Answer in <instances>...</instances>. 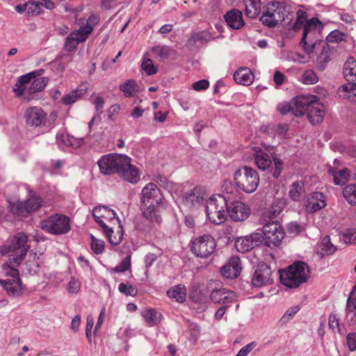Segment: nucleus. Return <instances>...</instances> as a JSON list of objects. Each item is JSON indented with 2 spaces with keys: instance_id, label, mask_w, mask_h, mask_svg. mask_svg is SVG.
Returning <instances> with one entry per match:
<instances>
[{
  "instance_id": "obj_1",
  "label": "nucleus",
  "mask_w": 356,
  "mask_h": 356,
  "mask_svg": "<svg viewBox=\"0 0 356 356\" xmlns=\"http://www.w3.org/2000/svg\"><path fill=\"white\" fill-rule=\"evenodd\" d=\"M131 159L120 154L104 155L98 161L100 172L106 175L119 174L124 180L135 184L140 179L138 169L130 163Z\"/></svg>"
},
{
  "instance_id": "obj_2",
  "label": "nucleus",
  "mask_w": 356,
  "mask_h": 356,
  "mask_svg": "<svg viewBox=\"0 0 356 356\" xmlns=\"http://www.w3.org/2000/svg\"><path fill=\"white\" fill-rule=\"evenodd\" d=\"M44 72L42 69L32 71L20 76L13 87V91L17 97L31 95L44 90L49 79L41 76Z\"/></svg>"
},
{
  "instance_id": "obj_3",
  "label": "nucleus",
  "mask_w": 356,
  "mask_h": 356,
  "mask_svg": "<svg viewBox=\"0 0 356 356\" xmlns=\"http://www.w3.org/2000/svg\"><path fill=\"white\" fill-rule=\"evenodd\" d=\"M163 195L160 189L155 184L149 183L141 192V210L144 217L152 222L158 223L161 221V217L157 215L156 207L161 204Z\"/></svg>"
},
{
  "instance_id": "obj_4",
  "label": "nucleus",
  "mask_w": 356,
  "mask_h": 356,
  "mask_svg": "<svg viewBox=\"0 0 356 356\" xmlns=\"http://www.w3.org/2000/svg\"><path fill=\"white\" fill-rule=\"evenodd\" d=\"M28 236L24 233L16 234L8 244L0 248V253L7 255L11 265L17 266L23 261L30 248Z\"/></svg>"
},
{
  "instance_id": "obj_5",
  "label": "nucleus",
  "mask_w": 356,
  "mask_h": 356,
  "mask_svg": "<svg viewBox=\"0 0 356 356\" xmlns=\"http://www.w3.org/2000/svg\"><path fill=\"white\" fill-rule=\"evenodd\" d=\"M310 271L305 262L298 261L288 267L287 270L280 272V282L289 288H296L307 281Z\"/></svg>"
},
{
  "instance_id": "obj_6",
  "label": "nucleus",
  "mask_w": 356,
  "mask_h": 356,
  "mask_svg": "<svg viewBox=\"0 0 356 356\" xmlns=\"http://www.w3.org/2000/svg\"><path fill=\"white\" fill-rule=\"evenodd\" d=\"M288 11V5L284 1H270L263 8L259 21L268 28H273L282 22Z\"/></svg>"
},
{
  "instance_id": "obj_7",
  "label": "nucleus",
  "mask_w": 356,
  "mask_h": 356,
  "mask_svg": "<svg viewBox=\"0 0 356 356\" xmlns=\"http://www.w3.org/2000/svg\"><path fill=\"white\" fill-rule=\"evenodd\" d=\"M228 197L216 195L207 202L206 211L208 218L216 225L224 222L227 217Z\"/></svg>"
},
{
  "instance_id": "obj_8",
  "label": "nucleus",
  "mask_w": 356,
  "mask_h": 356,
  "mask_svg": "<svg viewBox=\"0 0 356 356\" xmlns=\"http://www.w3.org/2000/svg\"><path fill=\"white\" fill-rule=\"evenodd\" d=\"M234 181L239 188L247 193H251L257 188L259 177L252 168L243 166L235 172Z\"/></svg>"
},
{
  "instance_id": "obj_9",
  "label": "nucleus",
  "mask_w": 356,
  "mask_h": 356,
  "mask_svg": "<svg viewBox=\"0 0 356 356\" xmlns=\"http://www.w3.org/2000/svg\"><path fill=\"white\" fill-rule=\"evenodd\" d=\"M259 220L261 224H264L262 227L263 241L268 247L278 246L284 236L282 226L276 221L266 218V216H261Z\"/></svg>"
},
{
  "instance_id": "obj_10",
  "label": "nucleus",
  "mask_w": 356,
  "mask_h": 356,
  "mask_svg": "<svg viewBox=\"0 0 356 356\" xmlns=\"http://www.w3.org/2000/svg\"><path fill=\"white\" fill-rule=\"evenodd\" d=\"M41 228L54 235L65 234L71 229L70 220L63 214H54L41 222Z\"/></svg>"
},
{
  "instance_id": "obj_11",
  "label": "nucleus",
  "mask_w": 356,
  "mask_h": 356,
  "mask_svg": "<svg viewBox=\"0 0 356 356\" xmlns=\"http://www.w3.org/2000/svg\"><path fill=\"white\" fill-rule=\"evenodd\" d=\"M322 27V23L316 17L306 22L300 45L307 54H312L316 48L317 42L314 41V35L317 33V29Z\"/></svg>"
},
{
  "instance_id": "obj_12",
  "label": "nucleus",
  "mask_w": 356,
  "mask_h": 356,
  "mask_svg": "<svg viewBox=\"0 0 356 356\" xmlns=\"http://www.w3.org/2000/svg\"><path fill=\"white\" fill-rule=\"evenodd\" d=\"M210 292V299L216 304L226 305L236 300V293L222 286L218 280H211L207 286Z\"/></svg>"
},
{
  "instance_id": "obj_13",
  "label": "nucleus",
  "mask_w": 356,
  "mask_h": 356,
  "mask_svg": "<svg viewBox=\"0 0 356 356\" xmlns=\"http://www.w3.org/2000/svg\"><path fill=\"white\" fill-rule=\"evenodd\" d=\"M216 247L214 238L210 234H204L193 241L191 250L195 257L207 258L213 253Z\"/></svg>"
},
{
  "instance_id": "obj_14",
  "label": "nucleus",
  "mask_w": 356,
  "mask_h": 356,
  "mask_svg": "<svg viewBox=\"0 0 356 356\" xmlns=\"http://www.w3.org/2000/svg\"><path fill=\"white\" fill-rule=\"evenodd\" d=\"M316 96H305L307 103L302 106V115L307 114V118L312 124H316L323 121L325 112L323 105L317 100Z\"/></svg>"
},
{
  "instance_id": "obj_15",
  "label": "nucleus",
  "mask_w": 356,
  "mask_h": 356,
  "mask_svg": "<svg viewBox=\"0 0 356 356\" xmlns=\"http://www.w3.org/2000/svg\"><path fill=\"white\" fill-rule=\"evenodd\" d=\"M3 287L10 296L17 297L22 294L23 289L18 270L12 268L10 275L4 280H0Z\"/></svg>"
},
{
  "instance_id": "obj_16",
  "label": "nucleus",
  "mask_w": 356,
  "mask_h": 356,
  "mask_svg": "<svg viewBox=\"0 0 356 356\" xmlns=\"http://www.w3.org/2000/svg\"><path fill=\"white\" fill-rule=\"evenodd\" d=\"M227 215L234 222H243L250 215V209L241 201H229L228 198Z\"/></svg>"
},
{
  "instance_id": "obj_17",
  "label": "nucleus",
  "mask_w": 356,
  "mask_h": 356,
  "mask_svg": "<svg viewBox=\"0 0 356 356\" xmlns=\"http://www.w3.org/2000/svg\"><path fill=\"white\" fill-rule=\"evenodd\" d=\"M273 282V271L270 267L264 263L258 264L252 279V285L259 288L270 285Z\"/></svg>"
},
{
  "instance_id": "obj_18",
  "label": "nucleus",
  "mask_w": 356,
  "mask_h": 356,
  "mask_svg": "<svg viewBox=\"0 0 356 356\" xmlns=\"http://www.w3.org/2000/svg\"><path fill=\"white\" fill-rule=\"evenodd\" d=\"M263 241L262 234L252 233L237 238L235 241V248L238 252L245 253L259 245Z\"/></svg>"
},
{
  "instance_id": "obj_19",
  "label": "nucleus",
  "mask_w": 356,
  "mask_h": 356,
  "mask_svg": "<svg viewBox=\"0 0 356 356\" xmlns=\"http://www.w3.org/2000/svg\"><path fill=\"white\" fill-rule=\"evenodd\" d=\"M91 33L90 28L80 27L79 30L70 33L65 39L64 49L70 52L75 49L80 42H84Z\"/></svg>"
},
{
  "instance_id": "obj_20",
  "label": "nucleus",
  "mask_w": 356,
  "mask_h": 356,
  "mask_svg": "<svg viewBox=\"0 0 356 356\" xmlns=\"http://www.w3.org/2000/svg\"><path fill=\"white\" fill-rule=\"evenodd\" d=\"M305 96H298L292 99L291 102H284L280 104L277 109L282 115H286L291 113L295 116H302V110L303 106L307 104Z\"/></svg>"
},
{
  "instance_id": "obj_21",
  "label": "nucleus",
  "mask_w": 356,
  "mask_h": 356,
  "mask_svg": "<svg viewBox=\"0 0 356 356\" xmlns=\"http://www.w3.org/2000/svg\"><path fill=\"white\" fill-rule=\"evenodd\" d=\"M24 118L27 125L40 127L44 124L47 115L40 107H30L24 113Z\"/></svg>"
},
{
  "instance_id": "obj_22",
  "label": "nucleus",
  "mask_w": 356,
  "mask_h": 356,
  "mask_svg": "<svg viewBox=\"0 0 356 356\" xmlns=\"http://www.w3.org/2000/svg\"><path fill=\"white\" fill-rule=\"evenodd\" d=\"M181 198L182 203L190 209L201 205L204 199L201 189L197 187L184 193Z\"/></svg>"
},
{
  "instance_id": "obj_23",
  "label": "nucleus",
  "mask_w": 356,
  "mask_h": 356,
  "mask_svg": "<svg viewBox=\"0 0 356 356\" xmlns=\"http://www.w3.org/2000/svg\"><path fill=\"white\" fill-rule=\"evenodd\" d=\"M212 39L211 33L202 31L194 33L186 42V47L190 49H199L207 44Z\"/></svg>"
},
{
  "instance_id": "obj_24",
  "label": "nucleus",
  "mask_w": 356,
  "mask_h": 356,
  "mask_svg": "<svg viewBox=\"0 0 356 356\" xmlns=\"http://www.w3.org/2000/svg\"><path fill=\"white\" fill-rule=\"evenodd\" d=\"M241 262L238 257H232L227 264L221 268L222 275L227 278H235L241 271Z\"/></svg>"
},
{
  "instance_id": "obj_25",
  "label": "nucleus",
  "mask_w": 356,
  "mask_h": 356,
  "mask_svg": "<svg viewBox=\"0 0 356 356\" xmlns=\"http://www.w3.org/2000/svg\"><path fill=\"white\" fill-rule=\"evenodd\" d=\"M227 25L233 29H239L245 24L242 12L237 9H232L225 15Z\"/></svg>"
},
{
  "instance_id": "obj_26",
  "label": "nucleus",
  "mask_w": 356,
  "mask_h": 356,
  "mask_svg": "<svg viewBox=\"0 0 356 356\" xmlns=\"http://www.w3.org/2000/svg\"><path fill=\"white\" fill-rule=\"evenodd\" d=\"M92 216L94 218H102L106 220H116L119 219L115 211L106 206H97L92 209Z\"/></svg>"
},
{
  "instance_id": "obj_27",
  "label": "nucleus",
  "mask_w": 356,
  "mask_h": 356,
  "mask_svg": "<svg viewBox=\"0 0 356 356\" xmlns=\"http://www.w3.org/2000/svg\"><path fill=\"white\" fill-rule=\"evenodd\" d=\"M328 173L332 176L335 185L345 184L350 177V170L348 169H339L335 166H329Z\"/></svg>"
},
{
  "instance_id": "obj_28",
  "label": "nucleus",
  "mask_w": 356,
  "mask_h": 356,
  "mask_svg": "<svg viewBox=\"0 0 356 356\" xmlns=\"http://www.w3.org/2000/svg\"><path fill=\"white\" fill-rule=\"evenodd\" d=\"M234 81L243 86H249L252 83L253 74L247 67H241L234 74Z\"/></svg>"
},
{
  "instance_id": "obj_29",
  "label": "nucleus",
  "mask_w": 356,
  "mask_h": 356,
  "mask_svg": "<svg viewBox=\"0 0 356 356\" xmlns=\"http://www.w3.org/2000/svg\"><path fill=\"white\" fill-rule=\"evenodd\" d=\"M317 45L321 47V52L317 57V62L321 70H323L328 62L330 61V48L327 42H319Z\"/></svg>"
},
{
  "instance_id": "obj_30",
  "label": "nucleus",
  "mask_w": 356,
  "mask_h": 356,
  "mask_svg": "<svg viewBox=\"0 0 356 356\" xmlns=\"http://www.w3.org/2000/svg\"><path fill=\"white\" fill-rule=\"evenodd\" d=\"M245 14L249 18H256L261 11V0H243Z\"/></svg>"
},
{
  "instance_id": "obj_31",
  "label": "nucleus",
  "mask_w": 356,
  "mask_h": 356,
  "mask_svg": "<svg viewBox=\"0 0 356 356\" xmlns=\"http://www.w3.org/2000/svg\"><path fill=\"white\" fill-rule=\"evenodd\" d=\"M326 205L325 197L322 193H314L308 200L307 208L312 212H315L324 208Z\"/></svg>"
},
{
  "instance_id": "obj_32",
  "label": "nucleus",
  "mask_w": 356,
  "mask_h": 356,
  "mask_svg": "<svg viewBox=\"0 0 356 356\" xmlns=\"http://www.w3.org/2000/svg\"><path fill=\"white\" fill-rule=\"evenodd\" d=\"M254 161L258 168L261 170H269L271 168L272 160L270 156L262 150L256 152Z\"/></svg>"
},
{
  "instance_id": "obj_33",
  "label": "nucleus",
  "mask_w": 356,
  "mask_h": 356,
  "mask_svg": "<svg viewBox=\"0 0 356 356\" xmlns=\"http://www.w3.org/2000/svg\"><path fill=\"white\" fill-rule=\"evenodd\" d=\"M285 206L286 201L284 199H276L273 201L272 206L268 211L264 213L262 216H266V218L273 220L282 212Z\"/></svg>"
},
{
  "instance_id": "obj_34",
  "label": "nucleus",
  "mask_w": 356,
  "mask_h": 356,
  "mask_svg": "<svg viewBox=\"0 0 356 356\" xmlns=\"http://www.w3.org/2000/svg\"><path fill=\"white\" fill-rule=\"evenodd\" d=\"M141 314L149 327L158 325L162 318V314L154 309H145Z\"/></svg>"
},
{
  "instance_id": "obj_35",
  "label": "nucleus",
  "mask_w": 356,
  "mask_h": 356,
  "mask_svg": "<svg viewBox=\"0 0 356 356\" xmlns=\"http://www.w3.org/2000/svg\"><path fill=\"white\" fill-rule=\"evenodd\" d=\"M343 74L348 81L356 80V60L349 58L344 64Z\"/></svg>"
},
{
  "instance_id": "obj_36",
  "label": "nucleus",
  "mask_w": 356,
  "mask_h": 356,
  "mask_svg": "<svg viewBox=\"0 0 356 356\" xmlns=\"http://www.w3.org/2000/svg\"><path fill=\"white\" fill-rule=\"evenodd\" d=\"M168 296L178 302H183L186 300V289L184 285H176L167 291Z\"/></svg>"
},
{
  "instance_id": "obj_37",
  "label": "nucleus",
  "mask_w": 356,
  "mask_h": 356,
  "mask_svg": "<svg viewBox=\"0 0 356 356\" xmlns=\"http://www.w3.org/2000/svg\"><path fill=\"white\" fill-rule=\"evenodd\" d=\"M76 139L74 138V137L65 133H58L56 135V142L58 145L62 147L68 146L78 147L79 145V141H77L76 144Z\"/></svg>"
},
{
  "instance_id": "obj_38",
  "label": "nucleus",
  "mask_w": 356,
  "mask_h": 356,
  "mask_svg": "<svg viewBox=\"0 0 356 356\" xmlns=\"http://www.w3.org/2000/svg\"><path fill=\"white\" fill-rule=\"evenodd\" d=\"M304 184L302 181H297L291 185L289 196L294 201H299L304 193Z\"/></svg>"
},
{
  "instance_id": "obj_39",
  "label": "nucleus",
  "mask_w": 356,
  "mask_h": 356,
  "mask_svg": "<svg viewBox=\"0 0 356 356\" xmlns=\"http://www.w3.org/2000/svg\"><path fill=\"white\" fill-rule=\"evenodd\" d=\"M117 222L118 224V227L116 233L115 234H113V233H109L106 236L108 238L110 243L113 245H119L121 243L124 236L123 227L120 220L117 219Z\"/></svg>"
},
{
  "instance_id": "obj_40",
  "label": "nucleus",
  "mask_w": 356,
  "mask_h": 356,
  "mask_svg": "<svg viewBox=\"0 0 356 356\" xmlns=\"http://www.w3.org/2000/svg\"><path fill=\"white\" fill-rule=\"evenodd\" d=\"M344 198L352 205H356V184L346 186L343 190Z\"/></svg>"
},
{
  "instance_id": "obj_41",
  "label": "nucleus",
  "mask_w": 356,
  "mask_h": 356,
  "mask_svg": "<svg viewBox=\"0 0 356 356\" xmlns=\"http://www.w3.org/2000/svg\"><path fill=\"white\" fill-rule=\"evenodd\" d=\"M9 203L10 211L17 216L24 217L29 213L25 202H17V203L13 204L9 202Z\"/></svg>"
},
{
  "instance_id": "obj_42",
  "label": "nucleus",
  "mask_w": 356,
  "mask_h": 356,
  "mask_svg": "<svg viewBox=\"0 0 356 356\" xmlns=\"http://www.w3.org/2000/svg\"><path fill=\"white\" fill-rule=\"evenodd\" d=\"M136 87L137 83L134 80L128 79L120 86V89L124 92L125 97H129L134 96Z\"/></svg>"
},
{
  "instance_id": "obj_43",
  "label": "nucleus",
  "mask_w": 356,
  "mask_h": 356,
  "mask_svg": "<svg viewBox=\"0 0 356 356\" xmlns=\"http://www.w3.org/2000/svg\"><path fill=\"white\" fill-rule=\"evenodd\" d=\"M83 95L84 92H82V90H74L68 93L67 95H65L62 98V102L65 105L72 104L74 103L76 101H77L79 99H80Z\"/></svg>"
},
{
  "instance_id": "obj_44",
  "label": "nucleus",
  "mask_w": 356,
  "mask_h": 356,
  "mask_svg": "<svg viewBox=\"0 0 356 356\" xmlns=\"http://www.w3.org/2000/svg\"><path fill=\"white\" fill-rule=\"evenodd\" d=\"M319 247L327 254H332L337 250V248L331 243L329 236H325L322 239Z\"/></svg>"
},
{
  "instance_id": "obj_45",
  "label": "nucleus",
  "mask_w": 356,
  "mask_h": 356,
  "mask_svg": "<svg viewBox=\"0 0 356 356\" xmlns=\"http://www.w3.org/2000/svg\"><path fill=\"white\" fill-rule=\"evenodd\" d=\"M152 51L154 54L158 56L161 59H168L172 49L166 45H157L152 48Z\"/></svg>"
},
{
  "instance_id": "obj_46",
  "label": "nucleus",
  "mask_w": 356,
  "mask_h": 356,
  "mask_svg": "<svg viewBox=\"0 0 356 356\" xmlns=\"http://www.w3.org/2000/svg\"><path fill=\"white\" fill-rule=\"evenodd\" d=\"M349 83L341 86L342 92L352 91L353 95H348V99L351 102H356V83L355 81H348Z\"/></svg>"
},
{
  "instance_id": "obj_47",
  "label": "nucleus",
  "mask_w": 356,
  "mask_h": 356,
  "mask_svg": "<svg viewBox=\"0 0 356 356\" xmlns=\"http://www.w3.org/2000/svg\"><path fill=\"white\" fill-rule=\"evenodd\" d=\"M29 213L36 211L41 206L42 200L39 196L33 195L25 201Z\"/></svg>"
},
{
  "instance_id": "obj_48",
  "label": "nucleus",
  "mask_w": 356,
  "mask_h": 356,
  "mask_svg": "<svg viewBox=\"0 0 356 356\" xmlns=\"http://www.w3.org/2000/svg\"><path fill=\"white\" fill-rule=\"evenodd\" d=\"M207 292H204L202 290H195L191 294L192 300L197 303L205 304L208 301L207 296Z\"/></svg>"
},
{
  "instance_id": "obj_49",
  "label": "nucleus",
  "mask_w": 356,
  "mask_h": 356,
  "mask_svg": "<svg viewBox=\"0 0 356 356\" xmlns=\"http://www.w3.org/2000/svg\"><path fill=\"white\" fill-rule=\"evenodd\" d=\"M141 67L148 75H153L157 72V68L150 58H144Z\"/></svg>"
},
{
  "instance_id": "obj_50",
  "label": "nucleus",
  "mask_w": 356,
  "mask_h": 356,
  "mask_svg": "<svg viewBox=\"0 0 356 356\" xmlns=\"http://www.w3.org/2000/svg\"><path fill=\"white\" fill-rule=\"evenodd\" d=\"M119 291L126 296H135L138 293L136 287L131 284L121 283L118 287Z\"/></svg>"
},
{
  "instance_id": "obj_51",
  "label": "nucleus",
  "mask_w": 356,
  "mask_h": 356,
  "mask_svg": "<svg viewBox=\"0 0 356 356\" xmlns=\"http://www.w3.org/2000/svg\"><path fill=\"white\" fill-rule=\"evenodd\" d=\"M91 237V249L97 254L102 252L104 248V242L102 240L96 238L93 235Z\"/></svg>"
},
{
  "instance_id": "obj_52",
  "label": "nucleus",
  "mask_w": 356,
  "mask_h": 356,
  "mask_svg": "<svg viewBox=\"0 0 356 356\" xmlns=\"http://www.w3.org/2000/svg\"><path fill=\"white\" fill-rule=\"evenodd\" d=\"M299 310L300 308L298 306H293L289 308L281 318V323L285 324L289 322Z\"/></svg>"
},
{
  "instance_id": "obj_53",
  "label": "nucleus",
  "mask_w": 356,
  "mask_h": 356,
  "mask_svg": "<svg viewBox=\"0 0 356 356\" xmlns=\"http://www.w3.org/2000/svg\"><path fill=\"white\" fill-rule=\"evenodd\" d=\"M318 78L316 74L312 70H307L302 75V82L305 84H314L316 83Z\"/></svg>"
},
{
  "instance_id": "obj_54",
  "label": "nucleus",
  "mask_w": 356,
  "mask_h": 356,
  "mask_svg": "<svg viewBox=\"0 0 356 356\" xmlns=\"http://www.w3.org/2000/svg\"><path fill=\"white\" fill-rule=\"evenodd\" d=\"M343 240L346 243H356V229H347L343 233Z\"/></svg>"
},
{
  "instance_id": "obj_55",
  "label": "nucleus",
  "mask_w": 356,
  "mask_h": 356,
  "mask_svg": "<svg viewBox=\"0 0 356 356\" xmlns=\"http://www.w3.org/2000/svg\"><path fill=\"white\" fill-rule=\"evenodd\" d=\"M273 160L274 163V168H270V172L274 177L277 178L281 175L283 162L280 159L277 157L273 158Z\"/></svg>"
},
{
  "instance_id": "obj_56",
  "label": "nucleus",
  "mask_w": 356,
  "mask_h": 356,
  "mask_svg": "<svg viewBox=\"0 0 356 356\" xmlns=\"http://www.w3.org/2000/svg\"><path fill=\"white\" fill-rule=\"evenodd\" d=\"M343 34L339 31L334 30L330 32L326 38L327 42H337L343 40Z\"/></svg>"
},
{
  "instance_id": "obj_57",
  "label": "nucleus",
  "mask_w": 356,
  "mask_h": 356,
  "mask_svg": "<svg viewBox=\"0 0 356 356\" xmlns=\"http://www.w3.org/2000/svg\"><path fill=\"white\" fill-rule=\"evenodd\" d=\"M209 87V82L207 79H201L193 83L192 88L196 91L206 90Z\"/></svg>"
},
{
  "instance_id": "obj_58",
  "label": "nucleus",
  "mask_w": 356,
  "mask_h": 356,
  "mask_svg": "<svg viewBox=\"0 0 356 356\" xmlns=\"http://www.w3.org/2000/svg\"><path fill=\"white\" fill-rule=\"evenodd\" d=\"M346 343L350 351L356 350V334L349 333L346 337Z\"/></svg>"
},
{
  "instance_id": "obj_59",
  "label": "nucleus",
  "mask_w": 356,
  "mask_h": 356,
  "mask_svg": "<svg viewBox=\"0 0 356 356\" xmlns=\"http://www.w3.org/2000/svg\"><path fill=\"white\" fill-rule=\"evenodd\" d=\"M257 346V343L252 341L243 347L236 356H247L248 354Z\"/></svg>"
},
{
  "instance_id": "obj_60",
  "label": "nucleus",
  "mask_w": 356,
  "mask_h": 356,
  "mask_svg": "<svg viewBox=\"0 0 356 356\" xmlns=\"http://www.w3.org/2000/svg\"><path fill=\"white\" fill-rule=\"evenodd\" d=\"M130 266V260L128 257L125 258L120 265L114 268L113 270L116 273H124Z\"/></svg>"
},
{
  "instance_id": "obj_61",
  "label": "nucleus",
  "mask_w": 356,
  "mask_h": 356,
  "mask_svg": "<svg viewBox=\"0 0 356 356\" xmlns=\"http://www.w3.org/2000/svg\"><path fill=\"white\" fill-rule=\"evenodd\" d=\"M100 21V17L99 15H91L88 20H87V24L86 26H85L84 27H88V28H90L91 29V32L93 30V27L94 26H95L96 24H97Z\"/></svg>"
},
{
  "instance_id": "obj_62",
  "label": "nucleus",
  "mask_w": 356,
  "mask_h": 356,
  "mask_svg": "<svg viewBox=\"0 0 356 356\" xmlns=\"http://www.w3.org/2000/svg\"><path fill=\"white\" fill-rule=\"evenodd\" d=\"M80 286V282L74 277H72L69 282V291L72 293H76L79 291Z\"/></svg>"
},
{
  "instance_id": "obj_63",
  "label": "nucleus",
  "mask_w": 356,
  "mask_h": 356,
  "mask_svg": "<svg viewBox=\"0 0 356 356\" xmlns=\"http://www.w3.org/2000/svg\"><path fill=\"white\" fill-rule=\"evenodd\" d=\"M328 325L330 328L332 330H335L336 329L339 330V319L335 314L330 315Z\"/></svg>"
},
{
  "instance_id": "obj_64",
  "label": "nucleus",
  "mask_w": 356,
  "mask_h": 356,
  "mask_svg": "<svg viewBox=\"0 0 356 356\" xmlns=\"http://www.w3.org/2000/svg\"><path fill=\"white\" fill-rule=\"evenodd\" d=\"M287 229L289 232L291 234H298L302 231L301 226L297 222H291L288 225Z\"/></svg>"
}]
</instances>
